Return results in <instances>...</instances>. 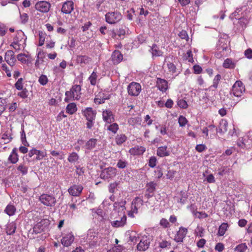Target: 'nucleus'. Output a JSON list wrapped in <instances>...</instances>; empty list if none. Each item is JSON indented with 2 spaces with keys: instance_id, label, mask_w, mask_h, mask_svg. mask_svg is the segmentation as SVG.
Masks as SVG:
<instances>
[{
  "instance_id": "nucleus-19",
  "label": "nucleus",
  "mask_w": 252,
  "mask_h": 252,
  "mask_svg": "<svg viewBox=\"0 0 252 252\" xmlns=\"http://www.w3.org/2000/svg\"><path fill=\"white\" fill-rule=\"evenodd\" d=\"M16 223L14 221L8 222L5 225V230L8 235L13 234L16 229Z\"/></svg>"
},
{
  "instance_id": "nucleus-25",
  "label": "nucleus",
  "mask_w": 252,
  "mask_h": 252,
  "mask_svg": "<svg viewBox=\"0 0 252 252\" xmlns=\"http://www.w3.org/2000/svg\"><path fill=\"white\" fill-rule=\"evenodd\" d=\"M19 160L18 155L17 152V148H14L8 158V160L12 164L16 163Z\"/></svg>"
},
{
  "instance_id": "nucleus-14",
  "label": "nucleus",
  "mask_w": 252,
  "mask_h": 252,
  "mask_svg": "<svg viewBox=\"0 0 252 252\" xmlns=\"http://www.w3.org/2000/svg\"><path fill=\"white\" fill-rule=\"evenodd\" d=\"M74 240V236L71 232L66 234L61 239V243L64 247H69Z\"/></svg>"
},
{
  "instance_id": "nucleus-15",
  "label": "nucleus",
  "mask_w": 252,
  "mask_h": 252,
  "mask_svg": "<svg viewBox=\"0 0 252 252\" xmlns=\"http://www.w3.org/2000/svg\"><path fill=\"white\" fill-rule=\"evenodd\" d=\"M74 9V3L71 0L64 2L62 6V12L64 14H69Z\"/></svg>"
},
{
  "instance_id": "nucleus-33",
  "label": "nucleus",
  "mask_w": 252,
  "mask_h": 252,
  "mask_svg": "<svg viewBox=\"0 0 252 252\" xmlns=\"http://www.w3.org/2000/svg\"><path fill=\"white\" fill-rule=\"evenodd\" d=\"M96 68L94 69V71L92 73L89 77V80L90 82V83L93 86H95L97 83V75L96 73Z\"/></svg>"
},
{
  "instance_id": "nucleus-61",
  "label": "nucleus",
  "mask_w": 252,
  "mask_h": 252,
  "mask_svg": "<svg viewBox=\"0 0 252 252\" xmlns=\"http://www.w3.org/2000/svg\"><path fill=\"white\" fill-rule=\"evenodd\" d=\"M1 68L3 71L5 72L8 77H10L11 76V71L8 69L7 66L5 64H2Z\"/></svg>"
},
{
  "instance_id": "nucleus-24",
  "label": "nucleus",
  "mask_w": 252,
  "mask_h": 252,
  "mask_svg": "<svg viewBox=\"0 0 252 252\" xmlns=\"http://www.w3.org/2000/svg\"><path fill=\"white\" fill-rule=\"evenodd\" d=\"M157 154L160 157H164L169 156L170 152L167 150V147L166 146H163L158 148Z\"/></svg>"
},
{
  "instance_id": "nucleus-62",
  "label": "nucleus",
  "mask_w": 252,
  "mask_h": 252,
  "mask_svg": "<svg viewBox=\"0 0 252 252\" xmlns=\"http://www.w3.org/2000/svg\"><path fill=\"white\" fill-rule=\"evenodd\" d=\"M22 90V92H19L18 94V95L20 97L23 98H27L28 97V91H27V90L26 89H23Z\"/></svg>"
},
{
  "instance_id": "nucleus-37",
  "label": "nucleus",
  "mask_w": 252,
  "mask_h": 252,
  "mask_svg": "<svg viewBox=\"0 0 252 252\" xmlns=\"http://www.w3.org/2000/svg\"><path fill=\"white\" fill-rule=\"evenodd\" d=\"M110 125H108L106 126L105 125V126H106V128L108 130L112 132L114 134H115L117 133L118 130L119 129V126L117 123H113L112 124H109Z\"/></svg>"
},
{
  "instance_id": "nucleus-12",
  "label": "nucleus",
  "mask_w": 252,
  "mask_h": 252,
  "mask_svg": "<svg viewBox=\"0 0 252 252\" xmlns=\"http://www.w3.org/2000/svg\"><path fill=\"white\" fill-rule=\"evenodd\" d=\"M4 59L6 62L11 66H14L16 61L14 52L12 50H8L5 52Z\"/></svg>"
},
{
  "instance_id": "nucleus-52",
  "label": "nucleus",
  "mask_w": 252,
  "mask_h": 252,
  "mask_svg": "<svg viewBox=\"0 0 252 252\" xmlns=\"http://www.w3.org/2000/svg\"><path fill=\"white\" fill-rule=\"evenodd\" d=\"M220 78L221 76L220 74H217V75H216L213 80V85L211 86V87H213L216 89L218 87V85L220 80Z\"/></svg>"
},
{
  "instance_id": "nucleus-18",
  "label": "nucleus",
  "mask_w": 252,
  "mask_h": 252,
  "mask_svg": "<svg viewBox=\"0 0 252 252\" xmlns=\"http://www.w3.org/2000/svg\"><path fill=\"white\" fill-rule=\"evenodd\" d=\"M246 9L247 8L245 7L237 8L235 12L232 13L231 15H230L229 18L232 20L233 19H237L238 18H240V17L243 16V14H247L246 12L243 11V10L246 11Z\"/></svg>"
},
{
  "instance_id": "nucleus-53",
  "label": "nucleus",
  "mask_w": 252,
  "mask_h": 252,
  "mask_svg": "<svg viewBox=\"0 0 252 252\" xmlns=\"http://www.w3.org/2000/svg\"><path fill=\"white\" fill-rule=\"evenodd\" d=\"M50 153L52 155V156L54 157L58 156L59 159H63L64 158V154L63 152L60 153L59 152L53 150L51 151Z\"/></svg>"
},
{
  "instance_id": "nucleus-13",
  "label": "nucleus",
  "mask_w": 252,
  "mask_h": 252,
  "mask_svg": "<svg viewBox=\"0 0 252 252\" xmlns=\"http://www.w3.org/2000/svg\"><path fill=\"white\" fill-rule=\"evenodd\" d=\"M83 187L81 185H74L71 186L68 189L69 193L72 196H77L81 193Z\"/></svg>"
},
{
  "instance_id": "nucleus-64",
  "label": "nucleus",
  "mask_w": 252,
  "mask_h": 252,
  "mask_svg": "<svg viewBox=\"0 0 252 252\" xmlns=\"http://www.w3.org/2000/svg\"><path fill=\"white\" fill-rule=\"evenodd\" d=\"M206 149V147L204 144H198L195 147L196 150L198 152H202Z\"/></svg>"
},
{
  "instance_id": "nucleus-22",
  "label": "nucleus",
  "mask_w": 252,
  "mask_h": 252,
  "mask_svg": "<svg viewBox=\"0 0 252 252\" xmlns=\"http://www.w3.org/2000/svg\"><path fill=\"white\" fill-rule=\"evenodd\" d=\"M149 51L152 54L153 58L162 56L163 53V52L160 50L159 47L156 44H153L152 46L151 47Z\"/></svg>"
},
{
  "instance_id": "nucleus-56",
  "label": "nucleus",
  "mask_w": 252,
  "mask_h": 252,
  "mask_svg": "<svg viewBox=\"0 0 252 252\" xmlns=\"http://www.w3.org/2000/svg\"><path fill=\"white\" fill-rule=\"evenodd\" d=\"M177 104L181 108L185 109L188 107V104L186 100L181 99L178 100Z\"/></svg>"
},
{
  "instance_id": "nucleus-55",
  "label": "nucleus",
  "mask_w": 252,
  "mask_h": 252,
  "mask_svg": "<svg viewBox=\"0 0 252 252\" xmlns=\"http://www.w3.org/2000/svg\"><path fill=\"white\" fill-rule=\"evenodd\" d=\"M187 122H188V121L185 117H184L183 116H179V117L178 118V123H179L180 126H181V127L184 126L186 125Z\"/></svg>"
},
{
  "instance_id": "nucleus-60",
  "label": "nucleus",
  "mask_w": 252,
  "mask_h": 252,
  "mask_svg": "<svg viewBox=\"0 0 252 252\" xmlns=\"http://www.w3.org/2000/svg\"><path fill=\"white\" fill-rule=\"evenodd\" d=\"M179 36L182 39H186L188 41L189 39V37L186 31H182L179 34Z\"/></svg>"
},
{
  "instance_id": "nucleus-45",
  "label": "nucleus",
  "mask_w": 252,
  "mask_h": 252,
  "mask_svg": "<svg viewBox=\"0 0 252 252\" xmlns=\"http://www.w3.org/2000/svg\"><path fill=\"white\" fill-rule=\"evenodd\" d=\"M190 208L191 210L192 211V213L196 217H197L198 218H206L208 216V215L205 213L199 212L197 211H194L193 210L194 208H193L192 205H190Z\"/></svg>"
},
{
  "instance_id": "nucleus-5",
  "label": "nucleus",
  "mask_w": 252,
  "mask_h": 252,
  "mask_svg": "<svg viewBox=\"0 0 252 252\" xmlns=\"http://www.w3.org/2000/svg\"><path fill=\"white\" fill-rule=\"evenodd\" d=\"M24 33L22 31H20L17 32L14 41L11 44L10 46L13 47L16 51H19L20 49V42H22L24 44L25 42L26 38H24Z\"/></svg>"
},
{
  "instance_id": "nucleus-1",
  "label": "nucleus",
  "mask_w": 252,
  "mask_h": 252,
  "mask_svg": "<svg viewBox=\"0 0 252 252\" xmlns=\"http://www.w3.org/2000/svg\"><path fill=\"white\" fill-rule=\"evenodd\" d=\"M81 87L78 85H73L70 91H66L64 101L69 102L74 100H78L81 95Z\"/></svg>"
},
{
  "instance_id": "nucleus-8",
  "label": "nucleus",
  "mask_w": 252,
  "mask_h": 252,
  "mask_svg": "<svg viewBox=\"0 0 252 252\" xmlns=\"http://www.w3.org/2000/svg\"><path fill=\"white\" fill-rule=\"evenodd\" d=\"M141 91L140 84L136 82L130 83L127 87V92L131 96H137Z\"/></svg>"
},
{
  "instance_id": "nucleus-11",
  "label": "nucleus",
  "mask_w": 252,
  "mask_h": 252,
  "mask_svg": "<svg viewBox=\"0 0 252 252\" xmlns=\"http://www.w3.org/2000/svg\"><path fill=\"white\" fill-rule=\"evenodd\" d=\"M103 120L107 124H111L115 121V116L110 109H105L102 112Z\"/></svg>"
},
{
  "instance_id": "nucleus-51",
  "label": "nucleus",
  "mask_w": 252,
  "mask_h": 252,
  "mask_svg": "<svg viewBox=\"0 0 252 252\" xmlns=\"http://www.w3.org/2000/svg\"><path fill=\"white\" fill-rule=\"evenodd\" d=\"M28 55L25 54H19L17 56L18 60L23 63H26L27 62V60L26 59Z\"/></svg>"
},
{
  "instance_id": "nucleus-38",
  "label": "nucleus",
  "mask_w": 252,
  "mask_h": 252,
  "mask_svg": "<svg viewBox=\"0 0 252 252\" xmlns=\"http://www.w3.org/2000/svg\"><path fill=\"white\" fill-rule=\"evenodd\" d=\"M237 20H239V23L242 28L246 27L249 22L247 14H243V16L240 17V18H238Z\"/></svg>"
},
{
  "instance_id": "nucleus-44",
  "label": "nucleus",
  "mask_w": 252,
  "mask_h": 252,
  "mask_svg": "<svg viewBox=\"0 0 252 252\" xmlns=\"http://www.w3.org/2000/svg\"><path fill=\"white\" fill-rule=\"evenodd\" d=\"M247 249L248 247L246 244L242 243L237 246L235 248L234 251L235 252H245Z\"/></svg>"
},
{
  "instance_id": "nucleus-58",
  "label": "nucleus",
  "mask_w": 252,
  "mask_h": 252,
  "mask_svg": "<svg viewBox=\"0 0 252 252\" xmlns=\"http://www.w3.org/2000/svg\"><path fill=\"white\" fill-rule=\"evenodd\" d=\"M37 58L40 60L41 63L43 62V59L44 58V53L43 51L41 49H37Z\"/></svg>"
},
{
  "instance_id": "nucleus-6",
  "label": "nucleus",
  "mask_w": 252,
  "mask_h": 252,
  "mask_svg": "<svg viewBox=\"0 0 252 252\" xmlns=\"http://www.w3.org/2000/svg\"><path fill=\"white\" fill-rule=\"evenodd\" d=\"M40 201L44 205L52 207L55 205L56 200L52 195L43 194L39 197Z\"/></svg>"
},
{
  "instance_id": "nucleus-16",
  "label": "nucleus",
  "mask_w": 252,
  "mask_h": 252,
  "mask_svg": "<svg viewBox=\"0 0 252 252\" xmlns=\"http://www.w3.org/2000/svg\"><path fill=\"white\" fill-rule=\"evenodd\" d=\"M188 230L187 229L183 227L179 228V231L177 232L174 237V240L176 242H182L185 237Z\"/></svg>"
},
{
  "instance_id": "nucleus-10",
  "label": "nucleus",
  "mask_w": 252,
  "mask_h": 252,
  "mask_svg": "<svg viewBox=\"0 0 252 252\" xmlns=\"http://www.w3.org/2000/svg\"><path fill=\"white\" fill-rule=\"evenodd\" d=\"M50 3L46 1H38L35 5V9L42 13L48 12L50 8Z\"/></svg>"
},
{
  "instance_id": "nucleus-39",
  "label": "nucleus",
  "mask_w": 252,
  "mask_h": 252,
  "mask_svg": "<svg viewBox=\"0 0 252 252\" xmlns=\"http://www.w3.org/2000/svg\"><path fill=\"white\" fill-rule=\"evenodd\" d=\"M126 139V136L124 134L117 135L115 138L116 143L118 145H121L125 142Z\"/></svg>"
},
{
  "instance_id": "nucleus-54",
  "label": "nucleus",
  "mask_w": 252,
  "mask_h": 252,
  "mask_svg": "<svg viewBox=\"0 0 252 252\" xmlns=\"http://www.w3.org/2000/svg\"><path fill=\"white\" fill-rule=\"evenodd\" d=\"M23 79L22 78H20L18 79L17 81L15 84V88L18 90H22L23 88Z\"/></svg>"
},
{
  "instance_id": "nucleus-21",
  "label": "nucleus",
  "mask_w": 252,
  "mask_h": 252,
  "mask_svg": "<svg viewBox=\"0 0 252 252\" xmlns=\"http://www.w3.org/2000/svg\"><path fill=\"white\" fill-rule=\"evenodd\" d=\"M83 113L87 120H94L96 113L92 108H86L83 111Z\"/></svg>"
},
{
  "instance_id": "nucleus-29",
  "label": "nucleus",
  "mask_w": 252,
  "mask_h": 252,
  "mask_svg": "<svg viewBox=\"0 0 252 252\" xmlns=\"http://www.w3.org/2000/svg\"><path fill=\"white\" fill-rule=\"evenodd\" d=\"M222 66L225 68H234L236 66V62L233 61L231 59L227 58L224 60Z\"/></svg>"
},
{
  "instance_id": "nucleus-35",
  "label": "nucleus",
  "mask_w": 252,
  "mask_h": 252,
  "mask_svg": "<svg viewBox=\"0 0 252 252\" xmlns=\"http://www.w3.org/2000/svg\"><path fill=\"white\" fill-rule=\"evenodd\" d=\"M228 227V224L227 223H222L219 228L218 235L219 236H223Z\"/></svg>"
},
{
  "instance_id": "nucleus-48",
  "label": "nucleus",
  "mask_w": 252,
  "mask_h": 252,
  "mask_svg": "<svg viewBox=\"0 0 252 252\" xmlns=\"http://www.w3.org/2000/svg\"><path fill=\"white\" fill-rule=\"evenodd\" d=\"M225 40L220 39L219 40L220 44L218 46L219 50H222V51H226L228 49L226 43H224Z\"/></svg>"
},
{
  "instance_id": "nucleus-9",
  "label": "nucleus",
  "mask_w": 252,
  "mask_h": 252,
  "mask_svg": "<svg viewBox=\"0 0 252 252\" xmlns=\"http://www.w3.org/2000/svg\"><path fill=\"white\" fill-rule=\"evenodd\" d=\"M151 241V238L148 236H143L141 237L140 242L137 245V249L140 251H145L147 250L149 247Z\"/></svg>"
},
{
  "instance_id": "nucleus-47",
  "label": "nucleus",
  "mask_w": 252,
  "mask_h": 252,
  "mask_svg": "<svg viewBox=\"0 0 252 252\" xmlns=\"http://www.w3.org/2000/svg\"><path fill=\"white\" fill-rule=\"evenodd\" d=\"M1 138L3 140L4 143L7 144L11 141L12 138L11 137V134L8 132H6L2 135Z\"/></svg>"
},
{
  "instance_id": "nucleus-7",
  "label": "nucleus",
  "mask_w": 252,
  "mask_h": 252,
  "mask_svg": "<svg viewBox=\"0 0 252 252\" xmlns=\"http://www.w3.org/2000/svg\"><path fill=\"white\" fill-rule=\"evenodd\" d=\"M117 170L114 167H108L102 170L100 177L104 180L112 179L116 175Z\"/></svg>"
},
{
  "instance_id": "nucleus-46",
  "label": "nucleus",
  "mask_w": 252,
  "mask_h": 252,
  "mask_svg": "<svg viewBox=\"0 0 252 252\" xmlns=\"http://www.w3.org/2000/svg\"><path fill=\"white\" fill-rule=\"evenodd\" d=\"M36 159L37 160H40L45 158L47 156V154L45 151H40L36 150Z\"/></svg>"
},
{
  "instance_id": "nucleus-30",
  "label": "nucleus",
  "mask_w": 252,
  "mask_h": 252,
  "mask_svg": "<svg viewBox=\"0 0 252 252\" xmlns=\"http://www.w3.org/2000/svg\"><path fill=\"white\" fill-rule=\"evenodd\" d=\"M228 123L226 121L222 120L220 124V127L219 129L216 128L217 132L224 133L227 130Z\"/></svg>"
},
{
  "instance_id": "nucleus-34",
  "label": "nucleus",
  "mask_w": 252,
  "mask_h": 252,
  "mask_svg": "<svg viewBox=\"0 0 252 252\" xmlns=\"http://www.w3.org/2000/svg\"><path fill=\"white\" fill-rule=\"evenodd\" d=\"M168 71L172 74L177 76L179 72L177 71V69L176 65L172 63H169L167 64Z\"/></svg>"
},
{
  "instance_id": "nucleus-36",
  "label": "nucleus",
  "mask_w": 252,
  "mask_h": 252,
  "mask_svg": "<svg viewBox=\"0 0 252 252\" xmlns=\"http://www.w3.org/2000/svg\"><path fill=\"white\" fill-rule=\"evenodd\" d=\"M4 212L9 216H13L16 212V208L14 205L9 204L5 208Z\"/></svg>"
},
{
  "instance_id": "nucleus-42",
  "label": "nucleus",
  "mask_w": 252,
  "mask_h": 252,
  "mask_svg": "<svg viewBox=\"0 0 252 252\" xmlns=\"http://www.w3.org/2000/svg\"><path fill=\"white\" fill-rule=\"evenodd\" d=\"M157 184L154 182H151L147 184V192L154 193L156 189Z\"/></svg>"
},
{
  "instance_id": "nucleus-27",
  "label": "nucleus",
  "mask_w": 252,
  "mask_h": 252,
  "mask_svg": "<svg viewBox=\"0 0 252 252\" xmlns=\"http://www.w3.org/2000/svg\"><path fill=\"white\" fill-rule=\"evenodd\" d=\"M145 151V148L142 146H137L131 148L129 150V153L133 155H141L143 154Z\"/></svg>"
},
{
  "instance_id": "nucleus-28",
  "label": "nucleus",
  "mask_w": 252,
  "mask_h": 252,
  "mask_svg": "<svg viewBox=\"0 0 252 252\" xmlns=\"http://www.w3.org/2000/svg\"><path fill=\"white\" fill-rule=\"evenodd\" d=\"M79 158L78 154L75 152H73L69 154L67 160L70 163L75 164L79 162Z\"/></svg>"
},
{
  "instance_id": "nucleus-31",
  "label": "nucleus",
  "mask_w": 252,
  "mask_h": 252,
  "mask_svg": "<svg viewBox=\"0 0 252 252\" xmlns=\"http://www.w3.org/2000/svg\"><path fill=\"white\" fill-rule=\"evenodd\" d=\"M106 99V98L104 97V94L103 93H98L94 99V102L96 104H100L104 103Z\"/></svg>"
},
{
  "instance_id": "nucleus-57",
  "label": "nucleus",
  "mask_w": 252,
  "mask_h": 252,
  "mask_svg": "<svg viewBox=\"0 0 252 252\" xmlns=\"http://www.w3.org/2000/svg\"><path fill=\"white\" fill-rule=\"evenodd\" d=\"M157 164V158L153 156L150 158L149 161V166L152 168L156 166Z\"/></svg>"
},
{
  "instance_id": "nucleus-26",
  "label": "nucleus",
  "mask_w": 252,
  "mask_h": 252,
  "mask_svg": "<svg viewBox=\"0 0 252 252\" xmlns=\"http://www.w3.org/2000/svg\"><path fill=\"white\" fill-rule=\"evenodd\" d=\"M98 140L96 138H91L87 141L85 145V147L88 150H92L94 149L97 144Z\"/></svg>"
},
{
  "instance_id": "nucleus-59",
  "label": "nucleus",
  "mask_w": 252,
  "mask_h": 252,
  "mask_svg": "<svg viewBox=\"0 0 252 252\" xmlns=\"http://www.w3.org/2000/svg\"><path fill=\"white\" fill-rule=\"evenodd\" d=\"M20 20L21 21V23L23 24L26 23L28 21V15L27 14L23 13H20Z\"/></svg>"
},
{
  "instance_id": "nucleus-17",
  "label": "nucleus",
  "mask_w": 252,
  "mask_h": 252,
  "mask_svg": "<svg viewBox=\"0 0 252 252\" xmlns=\"http://www.w3.org/2000/svg\"><path fill=\"white\" fill-rule=\"evenodd\" d=\"M157 87L159 91L164 93L168 89V82L165 79L158 78L157 79Z\"/></svg>"
},
{
  "instance_id": "nucleus-32",
  "label": "nucleus",
  "mask_w": 252,
  "mask_h": 252,
  "mask_svg": "<svg viewBox=\"0 0 252 252\" xmlns=\"http://www.w3.org/2000/svg\"><path fill=\"white\" fill-rule=\"evenodd\" d=\"M76 105L75 103H69L66 108V112L69 114H73L77 111Z\"/></svg>"
},
{
  "instance_id": "nucleus-50",
  "label": "nucleus",
  "mask_w": 252,
  "mask_h": 252,
  "mask_svg": "<svg viewBox=\"0 0 252 252\" xmlns=\"http://www.w3.org/2000/svg\"><path fill=\"white\" fill-rule=\"evenodd\" d=\"M44 230V228L42 226V222L37 223L33 227V231L36 233H40Z\"/></svg>"
},
{
  "instance_id": "nucleus-20",
  "label": "nucleus",
  "mask_w": 252,
  "mask_h": 252,
  "mask_svg": "<svg viewBox=\"0 0 252 252\" xmlns=\"http://www.w3.org/2000/svg\"><path fill=\"white\" fill-rule=\"evenodd\" d=\"M126 217L125 215H124L120 219L112 221L111 222V225L113 227L117 228L119 227H122L126 223Z\"/></svg>"
},
{
  "instance_id": "nucleus-49",
  "label": "nucleus",
  "mask_w": 252,
  "mask_h": 252,
  "mask_svg": "<svg viewBox=\"0 0 252 252\" xmlns=\"http://www.w3.org/2000/svg\"><path fill=\"white\" fill-rule=\"evenodd\" d=\"M48 81L47 76L43 74L40 75L38 79L39 83L43 86L46 85L48 83Z\"/></svg>"
},
{
  "instance_id": "nucleus-63",
  "label": "nucleus",
  "mask_w": 252,
  "mask_h": 252,
  "mask_svg": "<svg viewBox=\"0 0 252 252\" xmlns=\"http://www.w3.org/2000/svg\"><path fill=\"white\" fill-rule=\"evenodd\" d=\"M139 122V119L136 118H131L128 119V123L129 125L134 126Z\"/></svg>"
},
{
  "instance_id": "nucleus-43",
  "label": "nucleus",
  "mask_w": 252,
  "mask_h": 252,
  "mask_svg": "<svg viewBox=\"0 0 252 252\" xmlns=\"http://www.w3.org/2000/svg\"><path fill=\"white\" fill-rule=\"evenodd\" d=\"M158 246L162 249L170 248L171 242L165 239H161L158 243Z\"/></svg>"
},
{
  "instance_id": "nucleus-23",
  "label": "nucleus",
  "mask_w": 252,
  "mask_h": 252,
  "mask_svg": "<svg viewBox=\"0 0 252 252\" xmlns=\"http://www.w3.org/2000/svg\"><path fill=\"white\" fill-rule=\"evenodd\" d=\"M111 58L113 63L118 64L123 60V56L120 51L116 50L113 53Z\"/></svg>"
},
{
  "instance_id": "nucleus-41",
  "label": "nucleus",
  "mask_w": 252,
  "mask_h": 252,
  "mask_svg": "<svg viewBox=\"0 0 252 252\" xmlns=\"http://www.w3.org/2000/svg\"><path fill=\"white\" fill-rule=\"evenodd\" d=\"M76 61L80 63H87L90 61V58L86 56L79 55L77 57Z\"/></svg>"
},
{
  "instance_id": "nucleus-4",
  "label": "nucleus",
  "mask_w": 252,
  "mask_h": 252,
  "mask_svg": "<svg viewBox=\"0 0 252 252\" xmlns=\"http://www.w3.org/2000/svg\"><path fill=\"white\" fill-rule=\"evenodd\" d=\"M245 91V88L243 83L240 81H237L233 85L231 94L235 96L240 97Z\"/></svg>"
},
{
  "instance_id": "nucleus-3",
  "label": "nucleus",
  "mask_w": 252,
  "mask_h": 252,
  "mask_svg": "<svg viewBox=\"0 0 252 252\" xmlns=\"http://www.w3.org/2000/svg\"><path fill=\"white\" fill-rule=\"evenodd\" d=\"M122 18V14L118 11L109 12L105 15L106 21L110 24H116L119 22Z\"/></svg>"
},
{
  "instance_id": "nucleus-40",
  "label": "nucleus",
  "mask_w": 252,
  "mask_h": 252,
  "mask_svg": "<svg viewBox=\"0 0 252 252\" xmlns=\"http://www.w3.org/2000/svg\"><path fill=\"white\" fill-rule=\"evenodd\" d=\"M18 171H19L22 175H25L28 173V167L26 166L24 163L20 164L17 168Z\"/></svg>"
},
{
  "instance_id": "nucleus-2",
  "label": "nucleus",
  "mask_w": 252,
  "mask_h": 252,
  "mask_svg": "<svg viewBox=\"0 0 252 252\" xmlns=\"http://www.w3.org/2000/svg\"><path fill=\"white\" fill-rule=\"evenodd\" d=\"M143 204V199L139 197H135L132 202L131 210L128 212V216L131 218L134 217V214L138 213V210Z\"/></svg>"
}]
</instances>
